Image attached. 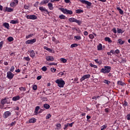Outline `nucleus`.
<instances>
[{"label": "nucleus", "instance_id": "nucleus-33", "mask_svg": "<svg viewBox=\"0 0 130 130\" xmlns=\"http://www.w3.org/2000/svg\"><path fill=\"white\" fill-rule=\"evenodd\" d=\"M39 109H40V107L37 106L35 111L36 114H37V113H38V110H39Z\"/></svg>", "mask_w": 130, "mask_h": 130}, {"label": "nucleus", "instance_id": "nucleus-11", "mask_svg": "<svg viewBox=\"0 0 130 130\" xmlns=\"http://www.w3.org/2000/svg\"><path fill=\"white\" fill-rule=\"evenodd\" d=\"M39 10L40 11H41V12H45L46 13H47V14H49V12H48V10H47L46 8L40 7Z\"/></svg>", "mask_w": 130, "mask_h": 130}, {"label": "nucleus", "instance_id": "nucleus-29", "mask_svg": "<svg viewBox=\"0 0 130 130\" xmlns=\"http://www.w3.org/2000/svg\"><path fill=\"white\" fill-rule=\"evenodd\" d=\"M59 19H60L61 20H64L66 19V16H64L63 14H61L59 16Z\"/></svg>", "mask_w": 130, "mask_h": 130}, {"label": "nucleus", "instance_id": "nucleus-37", "mask_svg": "<svg viewBox=\"0 0 130 130\" xmlns=\"http://www.w3.org/2000/svg\"><path fill=\"white\" fill-rule=\"evenodd\" d=\"M103 83H105V84H107V85H109V84H110V82L108 80H104Z\"/></svg>", "mask_w": 130, "mask_h": 130}, {"label": "nucleus", "instance_id": "nucleus-57", "mask_svg": "<svg viewBox=\"0 0 130 130\" xmlns=\"http://www.w3.org/2000/svg\"><path fill=\"white\" fill-rule=\"evenodd\" d=\"M13 3H15V5H18L19 4V1L18 0H14Z\"/></svg>", "mask_w": 130, "mask_h": 130}, {"label": "nucleus", "instance_id": "nucleus-49", "mask_svg": "<svg viewBox=\"0 0 130 130\" xmlns=\"http://www.w3.org/2000/svg\"><path fill=\"white\" fill-rule=\"evenodd\" d=\"M109 111H110V109H109V108H106L105 109V112L106 113H108V112H109Z\"/></svg>", "mask_w": 130, "mask_h": 130}, {"label": "nucleus", "instance_id": "nucleus-32", "mask_svg": "<svg viewBox=\"0 0 130 130\" xmlns=\"http://www.w3.org/2000/svg\"><path fill=\"white\" fill-rule=\"evenodd\" d=\"M7 39L9 42H12V41H14V38L12 37H8Z\"/></svg>", "mask_w": 130, "mask_h": 130}, {"label": "nucleus", "instance_id": "nucleus-47", "mask_svg": "<svg viewBox=\"0 0 130 130\" xmlns=\"http://www.w3.org/2000/svg\"><path fill=\"white\" fill-rule=\"evenodd\" d=\"M19 90L20 91H26V88H25V87H19Z\"/></svg>", "mask_w": 130, "mask_h": 130}, {"label": "nucleus", "instance_id": "nucleus-25", "mask_svg": "<svg viewBox=\"0 0 130 130\" xmlns=\"http://www.w3.org/2000/svg\"><path fill=\"white\" fill-rule=\"evenodd\" d=\"M44 49L47 50V51H49V52H52V50H51V49H50L46 46L44 47Z\"/></svg>", "mask_w": 130, "mask_h": 130}, {"label": "nucleus", "instance_id": "nucleus-17", "mask_svg": "<svg viewBox=\"0 0 130 130\" xmlns=\"http://www.w3.org/2000/svg\"><path fill=\"white\" fill-rule=\"evenodd\" d=\"M3 26L6 28L7 29H9L10 28V24H9V23H7V22H5L3 24Z\"/></svg>", "mask_w": 130, "mask_h": 130}, {"label": "nucleus", "instance_id": "nucleus-10", "mask_svg": "<svg viewBox=\"0 0 130 130\" xmlns=\"http://www.w3.org/2000/svg\"><path fill=\"white\" fill-rule=\"evenodd\" d=\"M46 59L47 61H53L54 60L53 56L49 55L46 56Z\"/></svg>", "mask_w": 130, "mask_h": 130}, {"label": "nucleus", "instance_id": "nucleus-50", "mask_svg": "<svg viewBox=\"0 0 130 130\" xmlns=\"http://www.w3.org/2000/svg\"><path fill=\"white\" fill-rule=\"evenodd\" d=\"M15 71V67L12 66L10 69V72H13Z\"/></svg>", "mask_w": 130, "mask_h": 130}, {"label": "nucleus", "instance_id": "nucleus-30", "mask_svg": "<svg viewBox=\"0 0 130 130\" xmlns=\"http://www.w3.org/2000/svg\"><path fill=\"white\" fill-rule=\"evenodd\" d=\"M44 108H45L46 109H49V108H50V106H49V105L47 104H45L44 105Z\"/></svg>", "mask_w": 130, "mask_h": 130}, {"label": "nucleus", "instance_id": "nucleus-59", "mask_svg": "<svg viewBox=\"0 0 130 130\" xmlns=\"http://www.w3.org/2000/svg\"><path fill=\"white\" fill-rule=\"evenodd\" d=\"M119 61H120V62H125V59H121Z\"/></svg>", "mask_w": 130, "mask_h": 130}, {"label": "nucleus", "instance_id": "nucleus-4", "mask_svg": "<svg viewBox=\"0 0 130 130\" xmlns=\"http://www.w3.org/2000/svg\"><path fill=\"white\" fill-rule=\"evenodd\" d=\"M1 102L2 105H5V104H10L11 101L9 98H5L1 100Z\"/></svg>", "mask_w": 130, "mask_h": 130}, {"label": "nucleus", "instance_id": "nucleus-28", "mask_svg": "<svg viewBox=\"0 0 130 130\" xmlns=\"http://www.w3.org/2000/svg\"><path fill=\"white\" fill-rule=\"evenodd\" d=\"M118 43L120 44L121 45H122V44H124V41H122V39H119L118 40Z\"/></svg>", "mask_w": 130, "mask_h": 130}, {"label": "nucleus", "instance_id": "nucleus-64", "mask_svg": "<svg viewBox=\"0 0 130 130\" xmlns=\"http://www.w3.org/2000/svg\"><path fill=\"white\" fill-rule=\"evenodd\" d=\"M111 54H115V51L114 50H112L110 51Z\"/></svg>", "mask_w": 130, "mask_h": 130}, {"label": "nucleus", "instance_id": "nucleus-18", "mask_svg": "<svg viewBox=\"0 0 130 130\" xmlns=\"http://www.w3.org/2000/svg\"><path fill=\"white\" fill-rule=\"evenodd\" d=\"M117 32L118 34H122V33L124 32V30H123L120 28H117Z\"/></svg>", "mask_w": 130, "mask_h": 130}, {"label": "nucleus", "instance_id": "nucleus-40", "mask_svg": "<svg viewBox=\"0 0 130 130\" xmlns=\"http://www.w3.org/2000/svg\"><path fill=\"white\" fill-rule=\"evenodd\" d=\"M78 46V44H72L71 45V48H74V47H77Z\"/></svg>", "mask_w": 130, "mask_h": 130}, {"label": "nucleus", "instance_id": "nucleus-22", "mask_svg": "<svg viewBox=\"0 0 130 130\" xmlns=\"http://www.w3.org/2000/svg\"><path fill=\"white\" fill-rule=\"evenodd\" d=\"M69 21L71 23H75V21H76V18H73V17L70 18L69 19Z\"/></svg>", "mask_w": 130, "mask_h": 130}, {"label": "nucleus", "instance_id": "nucleus-8", "mask_svg": "<svg viewBox=\"0 0 130 130\" xmlns=\"http://www.w3.org/2000/svg\"><path fill=\"white\" fill-rule=\"evenodd\" d=\"M36 39H33L32 40H28L25 42L26 44H33V43H35L36 42Z\"/></svg>", "mask_w": 130, "mask_h": 130}, {"label": "nucleus", "instance_id": "nucleus-2", "mask_svg": "<svg viewBox=\"0 0 130 130\" xmlns=\"http://www.w3.org/2000/svg\"><path fill=\"white\" fill-rule=\"evenodd\" d=\"M55 83L57 84L59 88H63L64 85H66V82L63 80H62V79H57L55 81Z\"/></svg>", "mask_w": 130, "mask_h": 130}, {"label": "nucleus", "instance_id": "nucleus-31", "mask_svg": "<svg viewBox=\"0 0 130 130\" xmlns=\"http://www.w3.org/2000/svg\"><path fill=\"white\" fill-rule=\"evenodd\" d=\"M49 2V0H44L41 3V5H45L46 4L48 3Z\"/></svg>", "mask_w": 130, "mask_h": 130}, {"label": "nucleus", "instance_id": "nucleus-19", "mask_svg": "<svg viewBox=\"0 0 130 130\" xmlns=\"http://www.w3.org/2000/svg\"><path fill=\"white\" fill-rule=\"evenodd\" d=\"M48 7L49 10H53V5L51 3H49L48 4Z\"/></svg>", "mask_w": 130, "mask_h": 130}, {"label": "nucleus", "instance_id": "nucleus-38", "mask_svg": "<svg viewBox=\"0 0 130 130\" xmlns=\"http://www.w3.org/2000/svg\"><path fill=\"white\" fill-rule=\"evenodd\" d=\"M42 71H43V72H46V71H47V68L45 66L43 67L42 68Z\"/></svg>", "mask_w": 130, "mask_h": 130}, {"label": "nucleus", "instance_id": "nucleus-51", "mask_svg": "<svg viewBox=\"0 0 130 130\" xmlns=\"http://www.w3.org/2000/svg\"><path fill=\"white\" fill-rule=\"evenodd\" d=\"M89 37L90 39H94V35L90 34L89 35Z\"/></svg>", "mask_w": 130, "mask_h": 130}, {"label": "nucleus", "instance_id": "nucleus-35", "mask_svg": "<svg viewBox=\"0 0 130 130\" xmlns=\"http://www.w3.org/2000/svg\"><path fill=\"white\" fill-rule=\"evenodd\" d=\"M89 66L90 67H91L92 68H94V69H97L98 68V67L97 66L94 65V64H92V63H90L89 64Z\"/></svg>", "mask_w": 130, "mask_h": 130}, {"label": "nucleus", "instance_id": "nucleus-34", "mask_svg": "<svg viewBox=\"0 0 130 130\" xmlns=\"http://www.w3.org/2000/svg\"><path fill=\"white\" fill-rule=\"evenodd\" d=\"M61 61H62V62H63V63H65V62H66L67 61H68V60L64 58H61L60 59Z\"/></svg>", "mask_w": 130, "mask_h": 130}, {"label": "nucleus", "instance_id": "nucleus-7", "mask_svg": "<svg viewBox=\"0 0 130 130\" xmlns=\"http://www.w3.org/2000/svg\"><path fill=\"white\" fill-rule=\"evenodd\" d=\"M80 2L82 3V4H85V5H87V7H91L92 5V3L91 2L86 0H80Z\"/></svg>", "mask_w": 130, "mask_h": 130}, {"label": "nucleus", "instance_id": "nucleus-46", "mask_svg": "<svg viewBox=\"0 0 130 130\" xmlns=\"http://www.w3.org/2000/svg\"><path fill=\"white\" fill-rule=\"evenodd\" d=\"M49 66H57V63H54V62L49 63Z\"/></svg>", "mask_w": 130, "mask_h": 130}, {"label": "nucleus", "instance_id": "nucleus-39", "mask_svg": "<svg viewBox=\"0 0 130 130\" xmlns=\"http://www.w3.org/2000/svg\"><path fill=\"white\" fill-rule=\"evenodd\" d=\"M127 105H128V103L126 102V101H124V104H123V107L125 108V107H126V106H127Z\"/></svg>", "mask_w": 130, "mask_h": 130}, {"label": "nucleus", "instance_id": "nucleus-20", "mask_svg": "<svg viewBox=\"0 0 130 130\" xmlns=\"http://www.w3.org/2000/svg\"><path fill=\"white\" fill-rule=\"evenodd\" d=\"M30 56L31 57H35V52H34V50H31L30 52Z\"/></svg>", "mask_w": 130, "mask_h": 130}, {"label": "nucleus", "instance_id": "nucleus-3", "mask_svg": "<svg viewBox=\"0 0 130 130\" xmlns=\"http://www.w3.org/2000/svg\"><path fill=\"white\" fill-rule=\"evenodd\" d=\"M60 11L62 12V13L65 14L66 15H73V11L72 10H69L67 9L60 8H59Z\"/></svg>", "mask_w": 130, "mask_h": 130}, {"label": "nucleus", "instance_id": "nucleus-53", "mask_svg": "<svg viewBox=\"0 0 130 130\" xmlns=\"http://www.w3.org/2000/svg\"><path fill=\"white\" fill-rule=\"evenodd\" d=\"M24 59L26 60V61H30V58L29 57H25Z\"/></svg>", "mask_w": 130, "mask_h": 130}, {"label": "nucleus", "instance_id": "nucleus-41", "mask_svg": "<svg viewBox=\"0 0 130 130\" xmlns=\"http://www.w3.org/2000/svg\"><path fill=\"white\" fill-rule=\"evenodd\" d=\"M106 127H107V126H106V125H103V126H101V130L106 129Z\"/></svg>", "mask_w": 130, "mask_h": 130}, {"label": "nucleus", "instance_id": "nucleus-43", "mask_svg": "<svg viewBox=\"0 0 130 130\" xmlns=\"http://www.w3.org/2000/svg\"><path fill=\"white\" fill-rule=\"evenodd\" d=\"M3 45H4V41L0 42V50L3 48Z\"/></svg>", "mask_w": 130, "mask_h": 130}, {"label": "nucleus", "instance_id": "nucleus-36", "mask_svg": "<svg viewBox=\"0 0 130 130\" xmlns=\"http://www.w3.org/2000/svg\"><path fill=\"white\" fill-rule=\"evenodd\" d=\"M16 6H17V5H16V4L15 3V2H11V3H10V7H16Z\"/></svg>", "mask_w": 130, "mask_h": 130}, {"label": "nucleus", "instance_id": "nucleus-60", "mask_svg": "<svg viewBox=\"0 0 130 130\" xmlns=\"http://www.w3.org/2000/svg\"><path fill=\"white\" fill-rule=\"evenodd\" d=\"M116 53V54H118L119 53V50L117 49L115 51V54Z\"/></svg>", "mask_w": 130, "mask_h": 130}, {"label": "nucleus", "instance_id": "nucleus-44", "mask_svg": "<svg viewBox=\"0 0 130 130\" xmlns=\"http://www.w3.org/2000/svg\"><path fill=\"white\" fill-rule=\"evenodd\" d=\"M74 38H76V39H77V40H81V39H82V38L78 36H75Z\"/></svg>", "mask_w": 130, "mask_h": 130}, {"label": "nucleus", "instance_id": "nucleus-12", "mask_svg": "<svg viewBox=\"0 0 130 130\" xmlns=\"http://www.w3.org/2000/svg\"><path fill=\"white\" fill-rule=\"evenodd\" d=\"M12 114L11 113V112L10 111H6L4 113V118H7V117H9V116H10V115Z\"/></svg>", "mask_w": 130, "mask_h": 130}, {"label": "nucleus", "instance_id": "nucleus-48", "mask_svg": "<svg viewBox=\"0 0 130 130\" xmlns=\"http://www.w3.org/2000/svg\"><path fill=\"white\" fill-rule=\"evenodd\" d=\"M32 89L35 90H37V85H34L32 86Z\"/></svg>", "mask_w": 130, "mask_h": 130}, {"label": "nucleus", "instance_id": "nucleus-23", "mask_svg": "<svg viewBox=\"0 0 130 130\" xmlns=\"http://www.w3.org/2000/svg\"><path fill=\"white\" fill-rule=\"evenodd\" d=\"M97 48H98V50H102V44H99L98 46H97Z\"/></svg>", "mask_w": 130, "mask_h": 130}, {"label": "nucleus", "instance_id": "nucleus-1", "mask_svg": "<svg viewBox=\"0 0 130 130\" xmlns=\"http://www.w3.org/2000/svg\"><path fill=\"white\" fill-rule=\"evenodd\" d=\"M111 71V67L110 66H105L101 70V73L103 74H109Z\"/></svg>", "mask_w": 130, "mask_h": 130}, {"label": "nucleus", "instance_id": "nucleus-42", "mask_svg": "<svg viewBox=\"0 0 130 130\" xmlns=\"http://www.w3.org/2000/svg\"><path fill=\"white\" fill-rule=\"evenodd\" d=\"M75 23H77V24H78V25H81V21L79 20H77V19H75Z\"/></svg>", "mask_w": 130, "mask_h": 130}, {"label": "nucleus", "instance_id": "nucleus-54", "mask_svg": "<svg viewBox=\"0 0 130 130\" xmlns=\"http://www.w3.org/2000/svg\"><path fill=\"white\" fill-rule=\"evenodd\" d=\"M126 117L127 120H130V114H128Z\"/></svg>", "mask_w": 130, "mask_h": 130}, {"label": "nucleus", "instance_id": "nucleus-21", "mask_svg": "<svg viewBox=\"0 0 130 130\" xmlns=\"http://www.w3.org/2000/svg\"><path fill=\"white\" fill-rule=\"evenodd\" d=\"M116 9L119 11V14H120V15H123V11L122 10H121V9H120V8L117 7Z\"/></svg>", "mask_w": 130, "mask_h": 130}, {"label": "nucleus", "instance_id": "nucleus-58", "mask_svg": "<svg viewBox=\"0 0 130 130\" xmlns=\"http://www.w3.org/2000/svg\"><path fill=\"white\" fill-rule=\"evenodd\" d=\"M112 31L115 34H116L117 32L116 31V28H113V29H112Z\"/></svg>", "mask_w": 130, "mask_h": 130}, {"label": "nucleus", "instance_id": "nucleus-26", "mask_svg": "<svg viewBox=\"0 0 130 130\" xmlns=\"http://www.w3.org/2000/svg\"><path fill=\"white\" fill-rule=\"evenodd\" d=\"M18 23H19V21H18V20H12L10 21L11 24H18Z\"/></svg>", "mask_w": 130, "mask_h": 130}, {"label": "nucleus", "instance_id": "nucleus-9", "mask_svg": "<svg viewBox=\"0 0 130 130\" xmlns=\"http://www.w3.org/2000/svg\"><path fill=\"white\" fill-rule=\"evenodd\" d=\"M26 18L30 20H37V16L36 15H26Z\"/></svg>", "mask_w": 130, "mask_h": 130}, {"label": "nucleus", "instance_id": "nucleus-6", "mask_svg": "<svg viewBox=\"0 0 130 130\" xmlns=\"http://www.w3.org/2000/svg\"><path fill=\"white\" fill-rule=\"evenodd\" d=\"M90 77H91V75H90V74L84 75L80 79V81L83 82V81H85V80H86V79H89L90 78Z\"/></svg>", "mask_w": 130, "mask_h": 130}, {"label": "nucleus", "instance_id": "nucleus-24", "mask_svg": "<svg viewBox=\"0 0 130 130\" xmlns=\"http://www.w3.org/2000/svg\"><path fill=\"white\" fill-rule=\"evenodd\" d=\"M76 14H82V13H84V11L81 9H78L76 10Z\"/></svg>", "mask_w": 130, "mask_h": 130}, {"label": "nucleus", "instance_id": "nucleus-15", "mask_svg": "<svg viewBox=\"0 0 130 130\" xmlns=\"http://www.w3.org/2000/svg\"><path fill=\"white\" fill-rule=\"evenodd\" d=\"M29 123H34L36 122V119L35 118H31L29 120Z\"/></svg>", "mask_w": 130, "mask_h": 130}, {"label": "nucleus", "instance_id": "nucleus-62", "mask_svg": "<svg viewBox=\"0 0 130 130\" xmlns=\"http://www.w3.org/2000/svg\"><path fill=\"white\" fill-rule=\"evenodd\" d=\"M41 78H42V76H38L37 77V80H41Z\"/></svg>", "mask_w": 130, "mask_h": 130}, {"label": "nucleus", "instance_id": "nucleus-5", "mask_svg": "<svg viewBox=\"0 0 130 130\" xmlns=\"http://www.w3.org/2000/svg\"><path fill=\"white\" fill-rule=\"evenodd\" d=\"M14 76H15V75L14 74L12 73V72H11V71L7 72V77L9 80H12V79H13V78H14Z\"/></svg>", "mask_w": 130, "mask_h": 130}, {"label": "nucleus", "instance_id": "nucleus-63", "mask_svg": "<svg viewBox=\"0 0 130 130\" xmlns=\"http://www.w3.org/2000/svg\"><path fill=\"white\" fill-rule=\"evenodd\" d=\"M88 31H85L84 32V35H85V36H87V35H88Z\"/></svg>", "mask_w": 130, "mask_h": 130}, {"label": "nucleus", "instance_id": "nucleus-52", "mask_svg": "<svg viewBox=\"0 0 130 130\" xmlns=\"http://www.w3.org/2000/svg\"><path fill=\"white\" fill-rule=\"evenodd\" d=\"M51 117V115L50 114H47L46 117V119H49V118Z\"/></svg>", "mask_w": 130, "mask_h": 130}, {"label": "nucleus", "instance_id": "nucleus-45", "mask_svg": "<svg viewBox=\"0 0 130 130\" xmlns=\"http://www.w3.org/2000/svg\"><path fill=\"white\" fill-rule=\"evenodd\" d=\"M64 73L63 72H60L58 73V75L59 77H62V76L64 75Z\"/></svg>", "mask_w": 130, "mask_h": 130}, {"label": "nucleus", "instance_id": "nucleus-13", "mask_svg": "<svg viewBox=\"0 0 130 130\" xmlns=\"http://www.w3.org/2000/svg\"><path fill=\"white\" fill-rule=\"evenodd\" d=\"M14 10L11 8L6 7L5 12H8L9 13H12Z\"/></svg>", "mask_w": 130, "mask_h": 130}, {"label": "nucleus", "instance_id": "nucleus-14", "mask_svg": "<svg viewBox=\"0 0 130 130\" xmlns=\"http://www.w3.org/2000/svg\"><path fill=\"white\" fill-rule=\"evenodd\" d=\"M13 101H18V100H20V96L17 95L16 96H14L12 98Z\"/></svg>", "mask_w": 130, "mask_h": 130}, {"label": "nucleus", "instance_id": "nucleus-61", "mask_svg": "<svg viewBox=\"0 0 130 130\" xmlns=\"http://www.w3.org/2000/svg\"><path fill=\"white\" fill-rule=\"evenodd\" d=\"M68 126H69V125H68V123L66 124H65V125H64V128H63V129H67Z\"/></svg>", "mask_w": 130, "mask_h": 130}, {"label": "nucleus", "instance_id": "nucleus-56", "mask_svg": "<svg viewBox=\"0 0 130 130\" xmlns=\"http://www.w3.org/2000/svg\"><path fill=\"white\" fill-rule=\"evenodd\" d=\"M51 71L52 72V73H55L56 69L55 68H51Z\"/></svg>", "mask_w": 130, "mask_h": 130}, {"label": "nucleus", "instance_id": "nucleus-16", "mask_svg": "<svg viewBox=\"0 0 130 130\" xmlns=\"http://www.w3.org/2000/svg\"><path fill=\"white\" fill-rule=\"evenodd\" d=\"M117 84L119 86H124V83L122 82L121 80L118 81Z\"/></svg>", "mask_w": 130, "mask_h": 130}, {"label": "nucleus", "instance_id": "nucleus-27", "mask_svg": "<svg viewBox=\"0 0 130 130\" xmlns=\"http://www.w3.org/2000/svg\"><path fill=\"white\" fill-rule=\"evenodd\" d=\"M105 40L106 41H108V42H109V43H112V41L108 37H106L105 38Z\"/></svg>", "mask_w": 130, "mask_h": 130}, {"label": "nucleus", "instance_id": "nucleus-55", "mask_svg": "<svg viewBox=\"0 0 130 130\" xmlns=\"http://www.w3.org/2000/svg\"><path fill=\"white\" fill-rule=\"evenodd\" d=\"M33 34H31L30 35H28V36H26V38H30V37H32L33 36Z\"/></svg>", "mask_w": 130, "mask_h": 130}]
</instances>
